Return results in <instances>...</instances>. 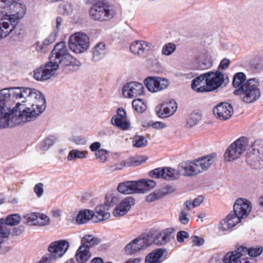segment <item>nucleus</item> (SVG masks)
Instances as JSON below:
<instances>
[{
	"instance_id": "13",
	"label": "nucleus",
	"mask_w": 263,
	"mask_h": 263,
	"mask_svg": "<svg viewBox=\"0 0 263 263\" xmlns=\"http://www.w3.org/2000/svg\"><path fill=\"white\" fill-rule=\"evenodd\" d=\"M144 84L147 89L152 92L164 90L169 85L167 80L159 77H148L144 80Z\"/></svg>"
},
{
	"instance_id": "39",
	"label": "nucleus",
	"mask_w": 263,
	"mask_h": 263,
	"mask_svg": "<svg viewBox=\"0 0 263 263\" xmlns=\"http://www.w3.org/2000/svg\"><path fill=\"white\" fill-rule=\"evenodd\" d=\"M250 150L260 155V158L263 159V141H255L252 145L251 148Z\"/></svg>"
},
{
	"instance_id": "2",
	"label": "nucleus",
	"mask_w": 263,
	"mask_h": 263,
	"mask_svg": "<svg viewBox=\"0 0 263 263\" xmlns=\"http://www.w3.org/2000/svg\"><path fill=\"white\" fill-rule=\"evenodd\" d=\"M81 65V62L70 55L65 43L62 42L54 46L49 62L34 70L33 77L37 81H45L50 78L58 68L67 74L78 70Z\"/></svg>"
},
{
	"instance_id": "17",
	"label": "nucleus",
	"mask_w": 263,
	"mask_h": 263,
	"mask_svg": "<svg viewBox=\"0 0 263 263\" xmlns=\"http://www.w3.org/2000/svg\"><path fill=\"white\" fill-rule=\"evenodd\" d=\"M213 114L217 119L224 121L232 116L233 114V109L232 106L228 103H220L214 107Z\"/></svg>"
},
{
	"instance_id": "44",
	"label": "nucleus",
	"mask_w": 263,
	"mask_h": 263,
	"mask_svg": "<svg viewBox=\"0 0 263 263\" xmlns=\"http://www.w3.org/2000/svg\"><path fill=\"white\" fill-rule=\"evenodd\" d=\"M7 224L5 223L3 219H0V237L2 238H9L10 230L8 229Z\"/></svg>"
},
{
	"instance_id": "10",
	"label": "nucleus",
	"mask_w": 263,
	"mask_h": 263,
	"mask_svg": "<svg viewBox=\"0 0 263 263\" xmlns=\"http://www.w3.org/2000/svg\"><path fill=\"white\" fill-rule=\"evenodd\" d=\"M152 244V238L148 235L143 238L139 237L135 239L127 244L125 248V251L126 254L132 255Z\"/></svg>"
},
{
	"instance_id": "19",
	"label": "nucleus",
	"mask_w": 263,
	"mask_h": 263,
	"mask_svg": "<svg viewBox=\"0 0 263 263\" xmlns=\"http://www.w3.org/2000/svg\"><path fill=\"white\" fill-rule=\"evenodd\" d=\"M177 105L174 100L162 103L156 107V111L158 116L162 118H166L173 115L176 111Z\"/></svg>"
},
{
	"instance_id": "15",
	"label": "nucleus",
	"mask_w": 263,
	"mask_h": 263,
	"mask_svg": "<svg viewBox=\"0 0 263 263\" xmlns=\"http://www.w3.org/2000/svg\"><path fill=\"white\" fill-rule=\"evenodd\" d=\"M179 174L178 170L176 171L171 167L157 168L149 173V175L152 178L166 180H174L178 177Z\"/></svg>"
},
{
	"instance_id": "38",
	"label": "nucleus",
	"mask_w": 263,
	"mask_h": 263,
	"mask_svg": "<svg viewBox=\"0 0 263 263\" xmlns=\"http://www.w3.org/2000/svg\"><path fill=\"white\" fill-rule=\"evenodd\" d=\"M50 223V218L43 213H38L37 218L35 226L44 227L48 226Z\"/></svg>"
},
{
	"instance_id": "3",
	"label": "nucleus",
	"mask_w": 263,
	"mask_h": 263,
	"mask_svg": "<svg viewBox=\"0 0 263 263\" xmlns=\"http://www.w3.org/2000/svg\"><path fill=\"white\" fill-rule=\"evenodd\" d=\"M20 0H0V39L6 37L25 14Z\"/></svg>"
},
{
	"instance_id": "25",
	"label": "nucleus",
	"mask_w": 263,
	"mask_h": 263,
	"mask_svg": "<svg viewBox=\"0 0 263 263\" xmlns=\"http://www.w3.org/2000/svg\"><path fill=\"white\" fill-rule=\"evenodd\" d=\"M246 162L250 167L254 169L263 167V159L260 158V155L250 150L247 153Z\"/></svg>"
},
{
	"instance_id": "12",
	"label": "nucleus",
	"mask_w": 263,
	"mask_h": 263,
	"mask_svg": "<svg viewBox=\"0 0 263 263\" xmlns=\"http://www.w3.org/2000/svg\"><path fill=\"white\" fill-rule=\"evenodd\" d=\"M69 246V243L66 240L54 241L50 243L48 248V250L50 253L48 255L52 257V260L61 257L67 251Z\"/></svg>"
},
{
	"instance_id": "49",
	"label": "nucleus",
	"mask_w": 263,
	"mask_h": 263,
	"mask_svg": "<svg viewBox=\"0 0 263 263\" xmlns=\"http://www.w3.org/2000/svg\"><path fill=\"white\" fill-rule=\"evenodd\" d=\"M10 33L15 34L16 36L15 40H17L23 39L24 36V31L21 28L16 27V25H14L13 28L11 30L9 34Z\"/></svg>"
},
{
	"instance_id": "60",
	"label": "nucleus",
	"mask_w": 263,
	"mask_h": 263,
	"mask_svg": "<svg viewBox=\"0 0 263 263\" xmlns=\"http://www.w3.org/2000/svg\"><path fill=\"white\" fill-rule=\"evenodd\" d=\"M101 147V144L99 142H95L94 143H92L90 145V149L92 152H95L98 151L99 149H100V147Z\"/></svg>"
},
{
	"instance_id": "61",
	"label": "nucleus",
	"mask_w": 263,
	"mask_h": 263,
	"mask_svg": "<svg viewBox=\"0 0 263 263\" xmlns=\"http://www.w3.org/2000/svg\"><path fill=\"white\" fill-rule=\"evenodd\" d=\"M62 19L61 17H57L56 18V27L55 30L54 32L58 33V32L60 31L61 28V26L62 24Z\"/></svg>"
},
{
	"instance_id": "18",
	"label": "nucleus",
	"mask_w": 263,
	"mask_h": 263,
	"mask_svg": "<svg viewBox=\"0 0 263 263\" xmlns=\"http://www.w3.org/2000/svg\"><path fill=\"white\" fill-rule=\"evenodd\" d=\"M141 185L138 181H127L120 183L117 190L120 193L125 195L140 193L142 190Z\"/></svg>"
},
{
	"instance_id": "57",
	"label": "nucleus",
	"mask_w": 263,
	"mask_h": 263,
	"mask_svg": "<svg viewBox=\"0 0 263 263\" xmlns=\"http://www.w3.org/2000/svg\"><path fill=\"white\" fill-rule=\"evenodd\" d=\"M33 47L37 51H45L46 47L43 42H37L33 45Z\"/></svg>"
},
{
	"instance_id": "47",
	"label": "nucleus",
	"mask_w": 263,
	"mask_h": 263,
	"mask_svg": "<svg viewBox=\"0 0 263 263\" xmlns=\"http://www.w3.org/2000/svg\"><path fill=\"white\" fill-rule=\"evenodd\" d=\"M38 213L32 212L26 214L24 217L26 220V222L30 223V224L35 226L37 218Z\"/></svg>"
},
{
	"instance_id": "45",
	"label": "nucleus",
	"mask_w": 263,
	"mask_h": 263,
	"mask_svg": "<svg viewBox=\"0 0 263 263\" xmlns=\"http://www.w3.org/2000/svg\"><path fill=\"white\" fill-rule=\"evenodd\" d=\"M58 11L63 15H69L72 11V6L70 3L61 4L59 6Z\"/></svg>"
},
{
	"instance_id": "54",
	"label": "nucleus",
	"mask_w": 263,
	"mask_h": 263,
	"mask_svg": "<svg viewBox=\"0 0 263 263\" xmlns=\"http://www.w3.org/2000/svg\"><path fill=\"white\" fill-rule=\"evenodd\" d=\"M162 195L159 193L154 192L148 195L146 198L147 202H153L161 197Z\"/></svg>"
},
{
	"instance_id": "43",
	"label": "nucleus",
	"mask_w": 263,
	"mask_h": 263,
	"mask_svg": "<svg viewBox=\"0 0 263 263\" xmlns=\"http://www.w3.org/2000/svg\"><path fill=\"white\" fill-rule=\"evenodd\" d=\"M57 138L54 136H50L46 138L41 145L40 148L43 151L48 149L56 141Z\"/></svg>"
},
{
	"instance_id": "36",
	"label": "nucleus",
	"mask_w": 263,
	"mask_h": 263,
	"mask_svg": "<svg viewBox=\"0 0 263 263\" xmlns=\"http://www.w3.org/2000/svg\"><path fill=\"white\" fill-rule=\"evenodd\" d=\"M134 109L139 113H142L146 109V105L142 99H135L132 102Z\"/></svg>"
},
{
	"instance_id": "59",
	"label": "nucleus",
	"mask_w": 263,
	"mask_h": 263,
	"mask_svg": "<svg viewBox=\"0 0 263 263\" xmlns=\"http://www.w3.org/2000/svg\"><path fill=\"white\" fill-rule=\"evenodd\" d=\"M192 241L195 245L198 246H200L202 245L204 243V239L197 236H194V237H193Z\"/></svg>"
},
{
	"instance_id": "24",
	"label": "nucleus",
	"mask_w": 263,
	"mask_h": 263,
	"mask_svg": "<svg viewBox=\"0 0 263 263\" xmlns=\"http://www.w3.org/2000/svg\"><path fill=\"white\" fill-rule=\"evenodd\" d=\"M174 231V228H169L160 232L154 238L152 235H149L152 238V243L159 246L166 244L170 241Z\"/></svg>"
},
{
	"instance_id": "7",
	"label": "nucleus",
	"mask_w": 263,
	"mask_h": 263,
	"mask_svg": "<svg viewBox=\"0 0 263 263\" xmlns=\"http://www.w3.org/2000/svg\"><path fill=\"white\" fill-rule=\"evenodd\" d=\"M258 80L255 78L249 79L242 88L235 89L234 94L239 96L245 103H253L260 97V91L258 87Z\"/></svg>"
},
{
	"instance_id": "51",
	"label": "nucleus",
	"mask_w": 263,
	"mask_h": 263,
	"mask_svg": "<svg viewBox=\"0 0 263 263\" xmlns=\"http://www.w3.org/2000/svg\"><path fill=\"white\" fill-rule=\"evenodd\" d=\"M57 36V33L52 32L43 41L46 48L55 41Z\"/></svg>"
},
{
	"instance_id": "20",
	"label": "nucleus",
	"mask_w": 263,
	"mask_h": 263,
	"mask_svg": "<svg viewBox=\"0 0 263 263\" xmlns=\"http://www.w3.org/2000/svg\"><path fill=\"white\" fill-rule=\"evenodd\" d=\"M208 81L206 73L200 75L192 80L191 86L197 92L210 91Z\"/></svg>"
},
{
	"instance_id": "14",
	"label": "nucleus",
	"mask_w": 263,
	"mask_h": 263,
	"mask_svg": "<svg viewBox=\"0 0 263 263\" xmlns=\"http://www.w3.org/2000/svg\"><path fill=\"white\" fill-rule=\"evenodd\" d=\"M144 89L142 84L136 82H131L127 83L123 86L122 93L126 98H136L143 93Z\"/></svg>"
},
{
	"instance_id": "58",
	"label": "nucleus",
	"mask_w": 263,
	"mask_h": 263,
	"mask_svg": "<svg viewBox=\"0 0 263 263\" xmlns=\"http://www.w3.org/2000/svg\"><path fill=\"white\" fill-rule=\"evenodd\" d=\"M230 63V61L229 60L224 59L221 61L219 66V68L223 70L226 69L229 66Z\"/></svg>"
},
{
	"instance_id": "62",
	"label": "nucleus",
	"mask_w": 263,
	"mask_h": 263,
	"mask_svg": "<svg viewBox=\"0 0 263 263\" xmlns=\"http://www.w3.org/2000/svg\"><path fill=\"white\" fill-rule=\"evenodd\" d=\"M52 216L54 218H59L61 215V211L59 209L52 210L51 211Z\"/></svg>"
},
{
	"instance_id": "16",
	"label": "nucleus",
	"mask_w": 263,
	"mask_h": 263,
	"mask_svg": "<svg viewBox=\"0 0 263 263\" xmlns=\"http://www.w3.org/2000/svg\"><path fill=\"white\" fill-rule=\"evenodd\" d=\"M153 47L152 44L144 41H136L130 46V50L134 54L140 57H145Z\"/></svg>"
},
{
	"instance_id": "41",
	"label": "nucleus",
	"mask_w": 263,
	"mask_h": 263,
	"mask_svg": "<svg viewBox=\"0 0 263 263\" xmlns=\"http://www.w3.org/2000/svg\"><path fill=\"white\" fill-rule=\"evenodd\" d=\"M176 49V45L173 43L165 44L162 48L161 52L164 55L168 56L173 53Z\"/></svg>"
},
{
	"instance_id": "30",
	"label": "nucleus",
	"mask_w": 263,
	"mask_h": 263,
	"mask_svg": "<svg viewBox=\"0 0 263 263\" xmlns=\"http://www.w3.org/2000/svg\"><path fill=\"white\" fill-rule=\"evenodd\" d=\"M109 209L103 204L97 206L95 209L94 216L99 221H102L107 219L110 217V213L108 212Z\"/></svg>"
},
{
	"instance_id": "52",
	"label": "nucleus",
	"mask_w": 263,
	"mask_h": 263,
	"mask_svg": "<svg viewBox=\"0 0 263 263\" xmlns=\"http://www.w3.org/2000/svg\"><path fill=\"white\" fill-rule=\"evenodd\" d=\"M71 141L77 145H84L86 143L87 140L85 137L83 136L73 137Z\"/></svg>"
},
{
	"instance_id": "21",
	"label": "nucleus",
	"mask_w": 263,
	"mask_h": 263,
	"mask_svg": "<svg viewBox=\"0 0 263 263\" xmlns=\"http://www.w3.org/2000/svg\"><path fill=\"white\" fill-rule=\"evenodd\" d=\"M111 123L121 129H128L129 124L127 121L126 112L122 108L118 109L117 115L111 119Z\"/></svg>"
},
{
	"instance_id": "48",
	"label": "nucleus",
	"mask_w": 263,
	"mask_h": 263,
	"mask_svg": "<svg viewBox=\"0 0 263 263\" xmlns=\"http://www.w3.org/2000/svg\"><path fill=\"white\" fill-rule=\"evenodd\" d=\"M107 155V151L104 149H100L95 153L96 158L100 162H104L106 160Z\"/></svg>"
},
{
	"instance_id": "5",
	"label": "nucleus",
	"mask_w": 263,
	"mask_h": 263,
	"mask_svg": "<svg viewBox=\"0 0 263 263\" xmlns=\"http://www.w3.org/2000/svg\"><path fill=\"white\" fill-rule=\"evenodd\" d=\"M262 252L261 247L251 248L239 246L232 252L227 253L223 257V263H254L255 261L253 258L246 257L249 255L250 257H257Z\"/></svg>"
},
{
	"instance_id": "34",
	"label": "nucleus",
	"mask_w": 263,
	"mask_h": 263,
	"mask_svg": "<svg viewBox=\"0 0 263 263\" xmlns=\"http://www.w3.org/2000/svg\"><path fill=\"white\" fill-rule=\"evenodd\" d=\"M82 246L89 249V247L97 245L101 242V239L92 235H86L82 237Z\"/></svg>"
},
{
	"instance_id": "31",
	"label": "nucleus",
	"mask_w": 263,
	"mask_h": 263,
	"mask_svg": "<svg viewBox=\"0 0 263 263\" xmlns=\"http://www.w3.org/2000/svg\"><path fill=\"white\" fill-rule=\"evenodd\" d=\"M94 217V212L84 210L81 211L76 217V221L79 224L86 223L91 218Z\"/></svg>"
},
{
	"instance_id": "55",
	"label": "nucleus",
	"mask_w": 263,
	"mask_h": 263,
	"mask_svg": "<svg viewBox=\"0 0 263 263\" xmlns=\"http://www.w3.org/2000/svg\"><path fill=\"white\" fill-rule=\"evenodd\" d=\"M34 191L37 197H41L43 195L44 191L43 184L41 183L36 184L34 187Z\"/></svg>"
},
{
	"instance_id": "29",
	"label": "nucleus",
	"mask_w": 263,
	"mask_h": 263,
	"mask_svg": "<svg viewBox=\"0 0 263 263\" xmlns=\"http://www.w3.org/2000/svg\"><path fill=\"white\" fill-rule=\"evenodd\" d=\"M89 249L84 246H81L77 251L76 258L80 263L86 262L90 257Z\"/></svg>"
},
{
	"instance_id": "46",
	"label": "nucleus",
	"mask_w": 263,
	"mask_h": 263,
	"mask_svg": "<svg viewBox=\"0 0 263 263\" xmlns=\"http://www.w3.org/2000/svg\"><path fill=\"white\" fill-rule=\"evenodd\" d=\"M147 144V140L143 136H135L133 140V146L136 147H142Z\"/></svg>"
},
{
	"instance_id": "33",
	"label": "nucleus",
	"mask_w": 263,
	"mask_h": 263,
	"mask_svg": "<svg viewBox=\"0 0 263 263\" xmlns=\"http://www.w3.org/2000/svg\"><path fill=\"white\" fill-rule=\"evenodd\" d=\"M147 160V158L142 156H138L133 158H130L123 162V166H138L142 163L145 162Z\"/></svg>"
},
{
	"instance_id": "9",
	"label": "nucleus",
	"mask_w": 263,
	"mask_h": 263,
	"mask_svg": "<svg viewBox=\"0 0 263 263\" xmlns=\"http://www.w3.org/2000/svg\"><path fill=\"white\" fill-rule=\"evenodd\" d=\"M247 145V139L245 137L240 138L226 149L224 155L225 159L228 161L238 159L246 150Z\"/></svg>"
},
{
	"instance_id": "42",
	"label": "nucleus",
	"mask_w": 263,
	"mask_h": 263,
	"mask_svg": "<svg viewBox=\"0 0 263 263\" xmlns=\"http://www.w3.org/2000/svg\"><path fill=\"white\" fill-rule=\"evenodd\" d=\"M204 197L202 196H199L193 201L188 200L185 202L186 208L190 210L196 206H199L203 201Z\"/></svg>"
},
{
	"instance_id": "63",
	"label": "nucleus",
	"mask_w": 263,
	"mask_h": 263,
	"mask_svg": "<svg viewBox=\"0 0 263 263\" xmlns=\"http://www.w3.org/2000/svg\"><path fill=\"white\" fill-rule=\"evenodd\" d=\"M108 198L109 200H110V202H111V206L116 204L118 201V197L112 194L108 195Z\"/></svg>"
},
{
	"instance_id": "56",
	"label": "nucleus",
	"mask_w": 263,
	"mask_h": 263,
	"mask_svg": "<svg viewBox=\"0 0 263 263\" xmlns=\"http://www.w3.org/2000/svg\"><path fill=\"white\" fill-rule=\"evenodd\" d=\"M180 221L183 224H186L189 222V218L187 217V214L184 211H181L179 216Z\"/></svg>"
},
{
	"instance_id": "64",
	"label": "nucleus",
	"mask_w": 263,
	"mask_h": 263,
	"mask_svg": "<svg viewBox=\"0 0 263 263\" xmlns=\"http://www.w3.org/2000/svg\"><path fill=\"white\" fill-rule=\"evenodd\" d=\"M152 127L154 128H163L165 127V125L160 122H155L152 124Z\"/></svg>"
},
{
	"instance_id": "53",
	"label": "nucleus",
	"mask_w": 263,
	"mask_h": 263,
	"mask_svg": "<svg viewBox=\"0 0 263 263\" xmlns=\"http://www.w3.org/2000/svg\"><path fill=\"white\" fill-rule=\"evenodd\" d=\"M189 237V233L184 231H179L177 234V239L179 242H183L184 239L187 238Z\"/></svg>"
},
{
	"instance_id": "27",
	"label": "nucleus",
	"mask_w": 263,
	"mask_h": 263,
	"mask_svg": "<svg viewBox=\"0 0 263 263\" xmlns=\"http://www.w3.org/2000/svg\"><path fill=\"white\" fill-rule=\"evenodd\" d=\"M166 251L162 249H157L149 253L145 257V263H159L163 261V255Z\"/></svg>"
},
{
	"instance_id": "4",
	"label": "nucleus",
	"mask_w": 263,
	"mask_h": 263,
	"mask_svg": "<svg viewBox=\"0 0 263 263\" xmlns=\"http://www.w3.org/2000/svg\"><path fill=\"white\" fill-rule=\"evenodd\" d=\"M216 155L204 156L194 161H187L180 163L178 165L180 174L185 176L197 175L206 171L215 161Z\"/></svg>"
},
{
	"instance_id": "11",
	"label": "nucleus",
	"mask_w": 263,
	"mask_h": 263,
	"mask_svg": "<svg viewBox=\"0 0 263 263\" xmlns=\"http://www.w3.org/2000/svg\"><path fill=\"white\" fill-rule=\"evenodd\" d=\"M251 210V202L245 198L238 199L233 205V212L241 220L248 217Z\"/></svg>"
},
{
	"instance_id": "22",
	"label": "nucleus",
	"mask_w": 263,
	"mask_h": 263,
	"mask_svg": "<svg viewBox=\"0 0 263 263\" xmlns=\"http://www.w3.org/2000/svg\"><path fill=\"white\" fill-rule=\"evenodd\" d=\"M134 204L135 200L133 198L130 197L125 198L117 205L113 212L114 215L116 217L124 216Z\"/></svg>"
},
{
	"instance_id": "37",
	"label": "nucleus",
	"mask_w": 263,
	"mask_h": 263,
	"mask_svg": "<svg viewBox=\"0 0 263 263\" xmlns=\"http://www.w3.org/2000/svg\"><path fill=\"white\" fill-rule=\"evenodd\" d=\"M21 221V217L18 214H11L7 216L4 222L8 226H14L18 224Z\"/></svg>"
},
{
	"instance_id": "6",
	"label": "nucleus",
	"mask_w": 263,
	"mask_h": 263,
	"mask_svg": "<svg viewBox=\"0 0 263 263\" xmlns=\"http://www.w3.org/2000/svg\"><path fill=\"white\" fill-rule=\"evenodd\" d=\"M86 3L92 4L89 14L95 20L108 21L114 15V11L105 0H86Z\"/></svg>"
},
{
	"instance_id": "28",
	"label": "nucleus",
	"mask_w": 263,
	"mask_h": 263,
	"mask_svg": "<svg viewBox=\"0 0 263 263\" xmlns=\"http://www.w3.org/2000/svg\"><path fill=\"white\" fill-rule=\"evenodd\" d=\"M92 60L95 62L100 61L103 58L106 53L105 44L103 42H100L96 44L92 49Z\"/></svg>"
},
{
	"instance_id": "50",
	"label": "nucleus",
	"mask_w": 263,
	"mask_h": 263,
	"mask_svg": "<svg viewBox=\"0 0 263 263\" xmlns=\"http://www.w3.org/2000/svg\"><path fill=\"white\" fill-rule=\"evenodd\" d=\"M198 115L196 114H191L186 120V126L191 127L195 126L198 121Z\"/></svg>"
},
{
	"instance_id": "40",
	"label": "nucleus",
	"mask_w": 263,
	"mask_h": 263,
	"mask_svg": "<svg viewBox=\"0 0 263 263\" xmlns=\"http://www.w3.org/2000/svg\"><path fill=\"white\" fill-rule=\"evenodd\" d=\"M141 183L142 190L140 193H144L150 189L153 188L156 185V182L152 180L142 179L138 181Z\"/></svg>"
},
{
	"instance_id": "32",
	"label": "nucleus",
	"mask_w": 263,
	"mask_h": 263,
	"mask_svg": "<svg viewBox=\"0 0 263 263\" xmlns=\"http://www.w3.org/2000/svg\"><path fill=\"white\" fill-rule=\"evenodd\" d=\"M246 75L243 72L236 73L233 78V86L236 89H239L245 84Z\"/></svg>"
},
{
	"instance_id": "23",
	"label": "nucleus",
	"mask_w": 263,
	"mask_h": 263,
	"mask_svg": "<svg viewBox=\"0 0 263 263\" xmlns=\"http://www.w3.org/2000/svg\"><path fill=\"white\" fill-rule=\"evenodd\" d=\"M210 90L220 87L224 82V74L219 71L206 73Z\"/></svg>"
},
{
	"instance_id": "26",
	"label": "nucleus",
	"mask_w": 263,
	"mask_h": 263,
	"mask_svg": "<svg viewBox=\"0 0 263 263\" xmlns=\"http://www.w3.org/2000/svg\"><path fill=\"white\" fill-rule=\"evenodd\" d=\"M241 222V220L233 212H231L226 218L221 221L220 227L223 231H227L234 227Z\"/></svg>"
},
{
	"instance_id": "8",
	"label": "nucleus",
	"mask_w": 263,
	"mask_h": 263,
	"mask_svg": "<svg viewBox=\"0 0 263 263\" xmlns=\"http://www.w3.org/2000/svg\"><path fill=\"white\" fill-rule=\"evenodd\" d=\"M89 46V39L86 34L77 32L69 37V48L75 53H80L84 52L88 48Z\"/></svg>"
},
{
	"instance_id": "1",
	"label": "nucleus",
	"mask_w": 263,
	"mask_h": 263,
	"mask_svg": "<svg viewBox=\"0 0 263 263\" xmlns=\"http://www.w3.org/2000/svg\"><path fill=\"white\" fill-rule=\"evenodd\" d=\"M46 108L41 92L29 87L0 90V128L12 127L34 120Z\"/></svg>"
},
{
	"instance_id": "35",
	"label": "nucleus",
	"mask_w": 263,
	"mask_h": 263,
	"mask_svg": "<svg viewBox=\"0 0 263 263\" xmlns=\"http://www.w3.org/2000/svg\"><path fill=\"white\" fill-rule=\"evenodd\" d=\"M88 153L87 151H81L78 149L70 151L67 156L68 161H72L77 159H84L87 157Z\"/></svg>"
}]
</instances>
